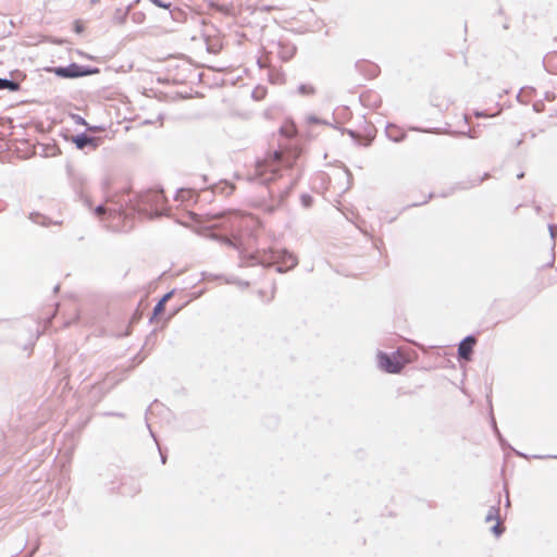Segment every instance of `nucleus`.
Here are the masks:
<instances>
[{
  "instance_id": "obj_63",
  "label": "nucleus",
  "mask_w": 557,
  "mask_h": 557,
  "mask_svg": "<svg viewBox=\"0 0 557 557\" xmlns=\"http://www.w3.org/2000/svg\"><path fill=\"white\" fill-rule=\"evenodd\" d=\"M503 28H504V29H508V28H509V25H508L507 23H505V24L503 25Z\"/></svg>"
},
{
  "instance_id": "obj_21",
  "label": "nucleus",
  "mask_w": 557,
  "mask_h": 557,
  "mask_svg": "<svg viewBox=\"0 0 557 557\" xmlns=\"http://www.w3.org/2000/svg\"><path fill=\"white\" fill-rule=\"evenodd\" d=\"M557 60V52L552 53L548 58L543 59V66L549 74H557V65H553V61Z\"/></svg>"
},
{
  "instance_id": "obj_33",
  "label": "nucleus",
  "mask_w": 557,
  "mask_h": 557,
  "mask_svg": "<svg viewBox=\"0 0 557 557\" xmlns=\"http://www.w3.org/2000/svg\"><path fill=\"white\" fill-rule=\"evenodd\" d=\"M490 531H491V533H492L495 537H497V539H498V537H500V536L504 534V532H505V527H502V525H500V522H497V521H496V523H495L494 525H492V527H491Z\"/></svg>"
},
{
  "instance_id": "obj_58",
  "label": "nucleus",
  "mask_w": 557,
  "mask_h": 557,
  "mask_svg": "<svg viewBox=\"0 0 557 557\" xmlns=\"http://www.w3.org/2000/svg\"><path fill=\"white\" fill-rule=\"evenodd\" d=\"M277 81H280V82H283V81H284V78H283V74H278V75H277Z\"/></svg>"
},
{
  "instance_id": "obj_22",
  "label": "nucleus",
  "mask_w": 557,
  "mask_h": 557,
  "mask_svg": "<svg viewBox=\"0 0 557 557\" xmlns=\"http://www.w3.org/2000/svg\"><path fill=\"white\" fill-rule=\"evenodd\" d=\"M132 8V4L128 5L125 10L123 9H116L113 14V21L116 24H124L127 20L128 11Z\"/></svg>"
},
{
  "instance_id": "obj_16",
  "label": "nucleus",
  "mask_w": 557,
  "mask_h": 557,
  "mask_svg": "<svg viewBox=\"0 0 557 557\" xmlns=\"http://www.w3.org/2000/svg\"><path fill=\"white\" fill-rule=\"evenodd\" d=\"M296 182H290L287 186L284 187V189L280 190L277 194V201L275 205H269L265 207V212L273 213L276 211V209L284 205L285 200L287 199L289 193L294 188Z\"/></svg>"
},
{
  "instance_id": "obj_46",
  "label": "nucleus",
  "mask_w": 557,
  "mask_h": 557,
  "mask_svg": "<svg viewBox=\"0 0 557 557\" xmlns=\"http://www.w3.org/2000/svg\"><path fill=\"white\" fill-rule=\"evenodd\" d=\"M530 458H534V459L556 458L557 459V455H533V456H530Z\"/></svg>"
},
{
  "instance_id": "obj_20",
  "label": "nucleus",
  "mask_w": 557,
  "mask_h": 557,
  "mask_svg": "<svg viewBox=\"0 0 557 557\" xmlns=\"http://www.w3.org/2000/svg\"><path fill=\"white\" fill-rule=\"evenodd\" d=\"M37 147H41V156L45 158L54 157L59 153V148L53 145L40 144L37 141Z\"/></svg>"
},
{
  "instance_id": "obj_44",
  "label": "nucleus",
  "mask_w": 557,
  "mask_h": 557,
  "mask_svg": "<svg viewBox=\"0 0 557 557\" xmlns=\"http://www.w3.org/2000/svg\"><path fill=\"white\" fill-rule=\"evenodd\" d=\"M342 133H346L349 135L350 138H352L354 140L357 139L358 137V133L354 129H349V128H342Z\"/></svg>"
},
{
  "instance_id": "obj_37",
  "label": "nucleus",
  "mask_w": 557,
  "mask_h": 557,
  "mask_svg": "<svg viewBox=\"0 0 557 557\" xmlns=\"http://www.w3.org/2000/svg\"><path fill=\"white\" fill-rule=\"evenodd\" d=\"M307 122L310 123V124H329L326 121L320 119L319 116L317 115H309L307 117Z\"/></svg>"
},
{
  "instance_id": "obj_12",
  "label": "nucleus",
  "mask_w": 557,
  "mask_h": 557,
  "mask_svg": "<svg viewBox=\"0 0 557 557\" xmlns=\"http://www.w3.org/2000/svg\"><path fill=\"white\" fill-rule=\"evenodd\" d=\"M274 47L276 48L277 57L283 62L290 61L297 52L296 45L286 39H280L277 42L274 44Z\"/></svg>"
},
{
  "instance_id": "obj_36",
  "label": "nucleus",
  "mask_w": 557,
  "mask_h": 557,
  "mask_svg": "<svg viewBox=\"0 0 557 557\" xmlns=\"http://www.w3.org/2000/svg\"><path fill=\"white\" fill-rule=\"evenodd\" d=\"M73 30H74L77 35L83 34V33H84V30H85V26H84L83 22H82V21H79V20L74 21V23H73Z\"/></svg>"
},
{
  "instance_id": "obj_50",
  "label": "nucleus",
  "mask_w": 557,
  "mask_h": 557,
  "mask_svg": "<svg viewBox=\"0 0 557 557\" xmlns=\"http://www.w3.org/2000/svg\"><path fill=\"white\" fill-rule=\"evenodd\" d=\"M182 307L183 306L177 307V308H173V312H172L171 317L175 315L182 309Z\"/></svg>"
},
{
  "instance_id": "obj_39",
  "label": "nucleus",
  "mask_w": 557,
  "mask_h": 557,
  "mask_svg": "<svg viewBox=\"0 0 557 557\" xmlns=\"http://www.w3.org/2000/svg\"><path fill=\"white\" fill-rule=\"evenodd\" d=\"M544 108H545V104L543 102V100H537L533 103V110L536 112V113H540V112H543L544 111Z\"/></svg>"
},
{
  "instance_id": "obj_57",
  "label": "nucleus",
  "mask_w": 557,
  "mask_h": 557,
  "mask_svg": "<svg viewBox=\"0 0 557 557\" xmlns=\"http://www.w3.org/2000/svg\"><path fill=\"white\" fill-rule=\"evenodd\" d=\"M49 512H50V511L45 510V511H41V512H40V515H41L42 517H46Z\"/></svg>"
},
{
  "instance_id": "obj_27",
  "label": "nucleus",
  "mask_w": 557,
  "mask_h": 557,
  "mask_svg": "<svg viewBox=\"0 0 557 557\" xmlns=\"http://www.w3.org/2000/svg\"><path fill=\"white\" fill-rule=\"evenodd\" d=\"M169 13H170L171 18L175 22H183L186 18L185 11L177 7H175L173 9L171 7L169 10Z\"/></svg>"
},
{
  "instance_id": "obj_47",
  "label": "nucleus",
  "mask_w": 557,
  "mask_h": 557,
  "mask_svg": "<svg viewBox=\"0 0 557 557\" xmlns=\"http://www.w3.org/2000/svg\"><path fill=\"white\" fill-rule=\"evenodd\" d=\"M473 114H474L475 117H487L488 116L486 111H481V110H475L473 112Z\"/></svg>"
},
{
  "instance_id": "obj_28",
  "label": "nucleus",
  "mask_w": 557,
  "mask_h": 557,
  "mask_svg": "<svg viewBox=\"0 0 557 557\" xmlns=\"http://www.w3.org/2000/svg\"><path fill=\"white\" fill-rule=\"evenodd\" d=\"M146 425H147V428L149 430V433H150L151 437L153 438V441L156 443H158L157 436L153 433V431L151 430V426H150V424H149V422L147 420H146ZM157 445H158V450H159V454H160V460H161L162 465H165L166 460H168L166 451L163 450L159 444H157Z\"/></svg>"
},
{
  "instance_id": "obj_31",
  "label": "nucleus",
  "mask_w": 557,
  "mask_h": 557,
  "mask_svg": "<svg viewBox=\"0 0 557 557\" xmlns=\"http://www.w3.org/2000/svg\"><path fill=\"white\" fill-rule=\"evenodd\" d=\"M72 119L74 120V122L77 124V125H84V126H87V129H91V131H95V129H100L102 128L101 126H89L86 122V120L81 116L79 114H73L72 115Z\"/></svg>"
},
{
  "instance_id": "obj_52",
  "label": "nucleus",
  "mask_w": 557,
  "mask_h": 557,
  "mask_svg": "<svg viewBox=\"0 0 557 557\" xmlns=\"http://www.w3.org/2000/svg\"><path fill=\"white\" fill-rule=\"evenodd\" d=\"M463 124L466 126H469V124H470L469 117L467 115L463 116Z\"/></svg>"
},
{
  "instance_id": "obj_15",
  "label": "nucleus",
  "mask_w": 557,
  "mask_h": 557,
  "mask_svg": "<svg viewBox=\"0 0 557 557\" xmlns=\"http://www.w3.org/2000/svg\"><path fill=\"white\" fill-rule=\"evenodd\" d=\"M175 289H172L165 293L153 306L151 317L149 318V322H153L159 319L165 311L166 302L173 297Z\"/></svg>"
},
{
  "instance_id": "obj_14",
  "label": "nucleus",
  "mask_w": 557,
  "mask_h": 557,
  "mask_svg": "<svg viewBox=\"0 0 557 557\" xmlns=\"http://www.w3.org/2000/svg\"><path fill=\"white\" fill-rule=\"evenodd\" d=\"M490 422H491V426H492L493 433L496 436V438L498 440V443H499V445H500V447L503 449H507V448L512 449L518 457H521V458H524V459H530L529 455H527V454H524L522 451L513 449L511 447V445L505 440V437L503 436V434L500 433V431H499V429L497 426V423H496V420H495V417H494L492 410H491V416H490Z\"/></svg>"
},
{
  "instance_id": "obj_35",
  "label": "nucleus",
  "mask_w": 557,
  "mask_h": 557,
  "mask_svg": "<svg viewBox=\"0 0 557 557\" xmlns=\"http://www.w3.org/2000/svg\"><path fill=\"white\" fill-rule=\"evenodd\" d=\"M156 330H152L146 337V341H145V344L141 348V350L145 349L146 346L148 345H154V339H156Z\"/></svg>"
},
{
  "instance_id": "obj_61",
  "label": "nucleus",
  "mask_w": 557,
  "mask_h": 557,
  "mask_svg": "<svg viewBox=\"0 0 557 557\" xmlns=\"http://www.w3.org/2000/svg\"><path fill=\"white\" fill-rule=\"evenodd\" d=\"M258 65H259V67H263V63L261 60H258Z\"/></svg>"
},
{
  "instance_id": "obj_18",
  "label": "nucleus",
  "mask_w": 557,
  "mask_h": 557,
  "mask_svg": "<svg viewBox=\"0 0 557 557\" xmlns=\"http://www.w3.org/2000/svg\"><path fill=\"white\" fill-rule=\"evenodd\" d=\"M486 176L487 174H484V176L481 178L475 177L469 182H459L454 187H451L448 193H442L441 197H447L448 195L453 194L456 189H469L471 187L478 186L484 181Z\"/></svg>"
},
{
  "instance_id": "obj_10",
  "label": "nucleus",
  "mask_w": 557,
  "mask_h": 557,
  "mask_svg": "<svg viewBox=\"0 0 557 557\" xmlns=\"http://www.w3.org/2000/svg\"><path fill=\"white\" fill-rule=\"evenodd\" d=\"M72 143L78 150H96L101 144V138L82 132L72 137Z\"/></svg>"
},
{
  "instance_id": "obj_62",
  "label": "nucleus",
  "mask_w": 557,
  "mask_h": 557,
  "mask_svg": "<svg viewBox=\"0 0 557 557\" xmlns=\"http://www.w3.org/2000/svg\"><path fill=\"white\" fill-rule=\"evenodd\" d=\"M271 82H273V83H277V82H278V81H277V76H274V78H271Z\"/></svg>"
},
{
  "instance_id": "obj_38",
  "label": "nucleus",
  "mask_w": 557,
  "mask_h": 557,
  "mask_svg": "<svg viewBox=\"0 0 557 557\" xmlns=\"http://www.w3.org/2000/svg\"><path fill=\"white\" fill-rule=\"evenodd\" d=\"M146 359V355H143L141 352H138L133 359V367H136L140 364Z\"/></svg>"
},
{
  "instance_id": "obj_6",
  "label": "nucleus",
  "mask_w": 557,
  "mask_h": 557,
  "mask_svg": "<svg viewBox=\"0 0 557 557\" xmlns=\"http://www.w3.org/2000/svg\"><path fill=\"white\" fill-rule=\"evenodd\" d=\"M376 361L379 369L388 374H399L406 367V361L401 358L399 350L393 352L379 350Z\"/></svg>"
},
{
  "instance_id": "obj_34",
  "label": "nucleus",
  "mask_w": 557,
  "mask_h": 557,
  "mask_svg": "<svg viewBox=\"0 0 557 557\" xmlns=\"http://www.w3.org/2000/svg\"><path fill=\"white\" fill-rule=\"evenodd\" d=\"M148 1L151 2L152 4H154L156 7L165 9V10H170V8L172 7L171 2H165L163 0H148Z\"/></svg>"
},
{
  "instance_id": "obj_1",
  "label": "nucleus",
  "mask_w": 557,
  "mask_h": 557,
  "mask_svg": "<svg viewBox=\"0 0 557 557\" xmlns=\"http://www.w3.org/2000/svg\"><path fill=\"white\" fill-rule=\"evenodd\" d=\"M210 237L238 251L239 258L246 265H261L264 269L275 268L277 273H286L295 269L298 264V258L286 248H274L257 250L253 253H247L244 247L243 237L239 234H219L211 232Z\"/></svg>"
},
{
  "instance_id": "obj_42",
  "label": "nucleus",
  "mask_w": 557,
  "mask_h": 557,
  "mask_svg": "<svg viewBox=\"0 0 557 557\" xmlns=\"http://www.w3.org/2000/svg\"><path fill=\"white\" fill-rule=\"evenodd\" d=\"M132 17L135 23H143L145 20V14L143 12H135L133 13Z\"/></svg>"
},
{
  "instance_id": "obj_23",
  "label": "nucleus",
  "mask_w": 557,
  "mask_h": 557,
  "mask_svg": "<svg viewBox=\"0 0 557 557\" xmlns=\"http://www.w3.org/2000/svg\"><path fill=\"white\" fill-rule=\"evenodd\" d=\"M297 92L301 96H305V97H310V96H314L317 94V89L313 85L311 84H300L298 87H297Z\"/></svg>"
},
{
  "instance_id": "obj_2",
  "label": "nucleus",
  "mask_w": 557,
  "mask_h": 557,
  "mask_svg": "<svg viewBox=\"0 0 557 557\" xmlns=\"http://www.w3.org/2000/svg\"><path fill=\"white\" fill-rule=\"evenodd\" d=\"M164 191L162 188L147 189L135 196L124 195V202L127 208L128 218L138 215L146 219L160 216L163 211Z\"/></svg>"
},
{
  "instance_id": "obj_49",
  "label": "nucleus",
  "mask_w": 557,
  "mask_h": 557,
  "mask_svg": "<svg viewBox=\"0 0 557 557\" xmlns=\"http://www.w3.org/2000/svg\"><path fill=\"white\" fill-rule=\"evenodd\" d=\"M237 284L240 286V287H248L250 285V283L248 281H237Z\"/></svg>"
},
{
  "instance_id": "obj_48",
  "label": "nucleus",
  "mask_w": 557,
  "mask_h": 557,
  "mask_svg": "<svg viewBox=\"0 0 557 557\" xmlns=\"http://www.w3.org/2000/svg\"><path fill=\"white\" fill-rule=\"evenodd\" d=\"M433 197H434V194H433V193H431V194H429V196H428V198H426V199H424V200H423V201H421V202H416V203H413L412 206H421V205H424V203H426L430 199H432Z\"/></svg>"
},
{
  "instance_id": "obj_64",
  "label": "nucleus",
  "mask_w": 557,
  "mask_h": 557,
  "mask_svg": "<svg viewBox=\"0 0 557 557\" xmlns=\"http://www.w3.org/2000/svg\"><path fill=\"white\" fill-rule=\"evenodd\" d=\"M549 96H550V94L547 91V92L545 94V99H547V100H548V99H549Z\"/></svg>"
},
{
  "instance_id": "obj_29",
  "label": "nucleus",
  "mask_w": 557,
  "mask_h": 557,
  "mask_svg": "<svg viewBox=\"0 0 557 557\" xmlns=\"http://www.w3.org/2000/svg\"><path fill=\"white\" fill-rule=\"evenodd\" d=\"M522 92H529L530 95H535L536 94V89L532 86H524L522 87L518 95H517V100L520 102V103H524L527 104L528 103V100L524 99V95Z\"/></svg>"
},
{
  "instance_id": "obj_55",
  "label": "nucleus",
  "mask_w": 557,
  "mask_h": 557,
  "mask_svg": "<svg viewBox=\"0 0 557 557\" xmlns=\"http://www.w3.org/2000/svg\"><path fill=\"white\" fill-rule=\"evenodd\" d=\"M505 506H506V507H509V506H510V499H509V497H508V496L506 497Z\"/></svg>"
},
{
  "instance_id": "obj_30",
  "label": "nucleus",
  "mask_w": 557,
  "mask_h": 557,
  "mask_svg": "<svg viewBox=\"0 0 557 557\" xmlns=\"http://www.w3.org/2000/svg\"><path fill=\"white\" fill-rule=\"evenodd\" d=\"M313 202H314V199L310 194L304 193L300 195V203H301L302 208L309 209L312 207Z\"/></svg>"
},
{
  "instance_id": "obj_54",
  "label": "nucleus",
  "mask_w": 557,
  "mask_h": 557,
  "mask_svg": "<svg viewBox=\"0 0 557 557\" xmlns=\"http://www.w3.org/2000/svg\"><path fill=\"white\" fill-rule=\"evenodd\" d=\"M523 177H524V172H520V173L517 174V178L518 180H521Z\"/></svg>"
},
{
  "instance_id": "obj_24",
  "label": "nucleus",
  "mask_w": 557,
  "mask_h": 557,
  "mask_svg": "<svg viewBox=\"0 0 557 557\" xmlns=\"http://www.w3.org/2000/svg\"><path fill=\"white\" fill-rule=\"evenodd\" d=\"M499 511L500 509L498 505L491 506L485 516V522H491L494 520L500 522Z\"/></svg>"
},
{
  "instance_id": "obj_43",
  "label": "nucleus",
  "mask_w": 557,
  "mask_h": 557,
  "mask_svg": "<svg viewBox=\"0 0 557 557\" xmlns=\"http://www.w3.org/2000/svg\"><path fill=\"white\" fill-rule=\"evenodd\" d=\"M548 230H549V234H550L552 239L555 240L556 237H557V225L549 224L548 225Z\"/></svg>"
},
{
  "instance_id": "obj_9",
  "label": "nucleus",
  "mask_w": 557,
  "mask_h": 557,
  "mask_svg": "<svg viewBox=\"0 0 557 557\" xmlns=\"http://www.w3.org/2000/svg\"><path fill=\"white\" fill-rule=\"evenodd\" d=\"M69 170V177L71 186L74 190L75 196L83 201L84 206L88 209H91V201L89 197L86 195L84 186H85V177L82 174L75 173L70 170V166H67Z\"/></svg>"
},
{
  "instance_id": "obj_41",
  "label": "nucleus",
  "mask_w": 557,
  "mask_h": 557,
  "mask_svg": "<svg viewBox=\"0 0 557 557\" xmlns=\"http://www.w3.org/2000/svg\"><path fill=\"white\" fill-rule=\"evenodd\" d=\"M264 95V89H259V88H256L252 94H251V97L256 100H261L262 97Z\"/></svg>"
},
{
  "instance_id": "obj_45",
  "label": "nucleus",
  "mask_w": 557,
  "mask_h": 557,
  "mask_svg": "<svg viewBox=\"0 0 557 557\" xmlns=\"http://www.w3.org/2000/svg\"><path fill=\"white\" fill-rule=\"evenodd\" d=\"M48 411V408H40L39 410H37V422H36V425H37V430L39 429L40 424L44 423V421H40V417H39V412L44 416V412Z\"/></svg>"
},
{
  "instance_id": "obj_51",
  "label": "nucleus",
  "mask_w": 557,
  "mask_h": 557,
  "mask_svg": "<svg viewBox=\"0 0 557 557\" xmlns=\"http://www.w3.org/2000/svg\"><path fill=\"white\" fill-rule=\"evenodd\" d=\"M182 307L183 306L177 307V308H173V312H172L171 317L175 315L182 309Z\"/></svg>"
},
{
  "instance_id": "obj_25",
  "label": "nucleus",
  "mask_w": 557,
  "mask_h": 557,
  "mask_svg": "<svg viewBox=\"0 0 557 557\" xmlns=\"http://www.w3.org/2000/svg\"><path fill=\"white\" fill-rule=\"evenodd\" d=\"M36 216H37V225L40 224L42 226H50V225H61L62 224V221H53L52 219L48 218L47 215L45 214H41L37 211L36 213Z\"/></svg>"
},
{
  "instance_id": "obj_8",
  "label": "nucleus",
  "mask_w": 557,
  "mask_h": 557,
  "mask_svg": "<svg viewBox=\"0 0 557 557\" xmlns=\"http://www.w3.org/2000/svg\"><path fill=\"white\" fill-rule=\"evenodd\" d=\"M207 175L197 176L196 180L191 183V186L181 187L176 189L174 197L175 200L196 202L198 198L197 190H205L207 188Z\"/></svg>"
},
{
  "instance_id": "obj_13",
  "label": "nucleus",
  "mask_w": 557,
  "mask_h": 557,
  "mask_svg": "<svg viewBox=\"0 0 557 557\" xmlns=\"http://www.w3.org/2000/svg\"><path fill=\"white\" fill-rule=\"evenodd\" d=\"M356 70L367 79H373L379 76L380 66L368 60H358L355 64Z\"/></svg>"
},
{
  "instance_id": "obj_32",
  "label": "nucleus",
  "mask_w": 557,
  "mask_h": 557,
  "mask_svg": "<svg viewBox=\"0 0 557 557\" xmlns=\"http://www.w3.org/2000/svg\"><path fill=\"white\" fill-rule=\"evenodd\" d=\"M18 85L12 81L0 78V89L16 90Z\"/></svg>"
},
{
  "instance_id": "obj_11",
  "label": "nucleus",
  "mask_w": 557,
  "mask_h": 557,
  "mask_svg": "<svg viewBox=\"0 0 557 557\" xmlns=\"http://www.w3.org/2000/svg\"><path fill=\"white\" fill-rule=\"evenodd\" d=\"M476 344L474 335L469 334L465 336L457 347V358L459 361H470L473 354V348Z\"/></svg>"
},
{
  "instance_id": "obj_53",
  "label": "nucleus",
  "mask_w": 557,
  "mask_h": 557,
  "mask_svg": "<svg viewBox=\"0 0 557 557\" xmlns=\"http://www.w3.org/2000/svg\"><path fill=\"white\" fill-rule=\"evenodd\" d=\"M524 95V99L529 101L530 98H532L534 95H530L529 92H522Z\"/></svg>"
},
{
  "instance_id": "obj_56",
  "label": "nucleus",
  "mask_w": 557,
  "mask_h": 557,
  "mask_svg": "<svg viewBox=\"0 0 557 557\" xmlns=\"http://www.w3.org/2000/svg\"><path fill=\"white\" fill-rule=\"evenodd\" d=\"M554 260H555V259L553 258V259H552V260L546 264V267H548V268L553 267V264H554Z\"/></svg>"
},
{
  "instance_id": "obj_3",
  "label": "nucleus",
  "mask_w": 557,
  "mask_h": 557,
  "mask_svg": "<svg viewBox=\"0 0 557 557\" xmlns=\"http://www.w3.org/2000/svg\"><path fill=\"white\" fill-rule=\"evenodd\" d=\"M282 163V154L278 150L270 152L269 159H257L255 169L248 176V181L269 186L278 177V166Z\"/></svg>"
},
{
  "instance_id": "obj_5",
  "label": "nucleus",
  "mask_w": 557,
  "mask_h": 557,
  "mask_svg": "<svg viewBox=\"0 0 557 557\" xmlns=\"http://www.w3.org/2000/svg\"><path fill=\"white\" fill-rule=\"evenodd\" d=\"M41 70L53 73L57 77L63 79H75L100 73V69L97 66L78 64L76 62H71L65 66H45Z\"/></svg>"
},
{
  "instance_id": "obj_17",
  "label": "nucleus",
  "mask_w": 557,
  "mask_h": 557,
  "mask_svg": "<svg viewBox=\"0 0 557 557\" xmlns=\"http://www.w3.org/2000/svg\"><path fill=\"white\" fill-rule=\"evenodd\" d=\"M385 134L387 138L394 143H400L406 138V132L392 123L386 125Z\"/></svg>"
},
{
  "instance_id": "obj_4",
  "label": "nucleus",
  "mask_w": 557,
  "mask_h": 557,
  "mask_svg": "<svg viewBox=\"0 0 557 557\" xmlns=\"http://www.w3.org/2000/svg\"><path fill=\"white\" fill-rule=\"evenodd\" d=\"M102 190L106 194L107 203H100L97 207L92 208L94 214L100 219H103L104 216L109 218H117L126 220L128 219V212L127 208L124 202V195L119 198V200H114L109 196V187H110V180L104 178L102 181Z\"/></svg>"
},
{
  "instance_id": "obj_60",
  "label": "nucleus",
  "mask_w": 557,
  "mask_h": 557,
  "mask_svg": "<svg viewBox=\"0 0 557 557\" xmlns=\"http://www.w3.org/2000/svg\"><path fill=\"white\" fill-rule=\"evenodd\" d=\"M263 10H264V11H270V10H271V7L265 5V7H263Z\"/></svg>"
},
{
  "instance_id": "obj_7",
  "label": "nucleus",
  "mask_w": 557,
  "mask_h": 557,
  "mask_svg": "<svg viewBox=\"0 0 557 557\" xmlns=\"http://www.w3.org/2000/svg\"><path fill=\"white\" fill-rule=\"evenodd\" d=\"M108 491L111 494L117 493L122 496L134 497L141 491V485L135 476L122 474L119 478V484L115 481H111Z\"/></svg>"
},
{
  "instance_id": "obj_40",
  "label": "nucleus",
  "mask_w": 557,
  "mask_h": 557,
  "mask_svg": "<svg viewBox=\"0 0 557 557\" xmlns=\"http://www.w3.org/2000/svg\"><path fill=\"white\" fill-rule=\"evenodd\" d=\"M101 416H103V417H117V418H122V419L125 418V413L117 412V411H106V412H102Z\"/></svg>"
},
{
  "instance_id": "obj_59",
  "label": "nucleus",
  "mask_w": 557,
  "mask_h": 557,
  "mask_svg": "<svg viewBox=\"0 0 557 557\" xmlns=\"http://www.w3.org/2000/svg\"><path fill=\"white\" fill-rule=\"evenodd\" d=\"M59 288H60V285H59V284H57V285L53 287V292H54V293H57V292L59 290Z\"/></svg>"
},
{
  "instance_id": "obj_19",
  "label": "nucleus",
  "mask_w": 557,
  "mask_h": 557,
  "mask_svg": "<svg viewBox=\"0 0 557 557\" xmlns=\"http://www.w3.org/2000/svg\"><path fill=\"white\" fill-rule=\"evenodd\" d=\"M15 150L22 158H29L34 154V146L28 145L26 140H15Z\"/></svg>"
},
{
  "instance_id": "obj_26",
  "label": "nucleus",
  "mask_w": 557,
  "mask_h": 557,
  "mask_svg": "<svg viewBox=\"0 0 557 557\" xmlns=\"http://www.w3.org/2000/svg\"><path fill=\"white\" fill-rule=\"evenodd\" d=\"M447 134L451 135V136H455V137H468V138H471V139H474V138H478L479 137V134L475 129H472V128H468L467 129V133H463L462 131H449L447 132Z\"/></svg>"
}]
</instances>
